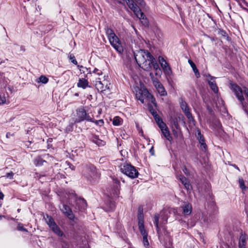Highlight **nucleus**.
Instances as JSON below:
<instances>
[{"label": "nucleus", "instance_id": "obj_17", "mask_svg": "<svg viewBox=\"0 0 248 248\" xmlns=\"http://www.w3.org/2000/svg\"><path fill=\"white\" fill-rule=\"evenodd\" d=\"M52 231L58 236H62L63 232L61 231L59 227L56 224L50 228Z\"/></svg>", "mask_w": 248, "mask_h": 248}, {"label": "nucleus", "instance_id": "obj_46", "mask_svg": "<svg viewBox=\"0 0 248 248\" xmlns=\"http://www.w3.org/2000/svg\"><path fill=\"white\" fill-rule=\"evenodd\" d=\"M149 75H150V77H151V78L152 81H153V82H154V81L158 79L157 78H155L154 77V74H153V73H152V72L150 73Z\"/></svg>", "mask_w": 248, "mask_h": 248}, {"label": "nucleus", "instance_id": "obj_28", "mask_svg": "<svg viewBox=\"0 0 248 248\" xmlns=\"http://www.w3.org/2000/svg\"><path fill=\"white\" fill-rule=\"evenodd\" d=\"M122 120L119 117H115L113 119V124L114 125L118 126L122 124Z\"/></svg>", "mask_w": 248, "mask_h": 248}, {"label": "nucleus", "instance_id": "obj_62", "mask_svg": "<svg viewBox=\"0 0 248 248\" xmlns=\"http://www.w3.org/2000/svg\"><path fill=\"white\" fill-rule=\"evenodd\" d=\"M140 133H141L142 134H143V131L141 130V131H140Z\"/></svg>", "mask_w": 248, "mask_h": 248}, {"label": "nucleus", "instance_id": "obj_9", "mask_svg": "<svg viewBox=\"0 0 248 248\" xmlns=\"http://www.w3.org/2000/svg\"><path fill=\"white\" fill-rule=\"evenodd\" d=\"M126 3L129 8L134 13L137 17H139L140 15V13H143L133 0H127Z\"/></svg>", "mask_w": 248, "mask_h": 248}, {"label": "nucleus", "instance_id": "obj_31", "mask_svg": "<svg viewBox=\"0 0 248 248\" xmlns=\"http://www.w3.org/2000/svg\"><path fill=\"white\" fill-rule=\"evenodd\" d=\"M39 80L37 82H40L44 84H46L48 81V79L44 76H41L39 78Z\"/></svg>", "mask_w": 248, "mask_h": 248}, {"label": "nucleus", "instance_id": "obj_18", "mask_svg": "<svg viewBox=\"0 0 248 248\" xmlns=\"http://www.w3.org/2000/svg\"><path fill=\"white\" fill-rule=\"evenodd\" d=\"M95 87L96 89L101 92L105 91L107 86H104L102 82L100 80V78H98L95 82Z\"/></svg>", "mask_w": 248, "mask_h": 248}, {"label": "nucleus", "instance_id": "obj_44", "mask_svg": "<svg viewBox=\"0 0 248 248\" xmlns=\"http://www.w3.org/2000/svg\"><path fill=\"white\" fill-rule=\"evenodd\" d=\"M183 171L186 176H189L190 175L189 170L185 166L183 168Z\"/></svg>", "mask_w": 248, "mask_h": 248}, {"label": "nucleus", "instance_id": "obj_34", "mask_svg": "<svg viewBox=\"0 0 248 248\" xmlns=\"http://www.w3.org/2000/svg\"><path fill=\"white\" fill-rule=\"evenodd\" d=\"M179 179L184 185L189 181L186 177L181 175L179 176Z\"/></svg>", "mask_w": 248, "mask_h": 248}, {"label": "nucleus", "instance_id": "obj_48", "mask_svg": "<svg viewBox=\"0 0 248 248\" xmlns=\"http://www.w3.org/2000/svg\"><path fill=\"white\" fill-rule=\"evenodd\" d=\"M73 129V124H70L66 128L67 131H71Z\"/></svg>", "mask_w": 248, "mask_h": 248}, {"label": "nucleus", "instance_id": "obj_51", "mask_svg": "<svg viewBox=\"0 0 248 248\" xmlns=\"http://www.w3.org/2000/svg\"><path fill=\"white\" fill-rule=\"evenodd\" d=\"M13 135V134H11L10 132H8V133H7V134L6 135V137L7 138H9L11 136H12Z\"/></svg>", "mask_w": 248, "mask_h": 248}, {"label": "nucleus", "instance_id": "obj_24", "mask_svg": "<svg viewBox=\"0 0 248 248\" xmlns=\"http://www.w3.org/2000/svg\"><path fill=\"white\" fill-rule=\"evenodd\" d=\"M46 162L43 160L41 157L37 156L34 160V164L36 166H41L43 165L44 163H46Z\"/></svg>", "mask_w": 248, "mask_h": 248}, {"label": "nucleus", "instance_id": "obj_12", "mask_svg": "<svg viewBox=\"0 0 248 248\" xmlns=\"http://www.w3.org/2000/svg\"><path fill=\"white\" fill-rule=\"evenodd\" d=\"M208 76L210 78V79L208 80V84L211 89L215 93H217L218 92V88L215 81L214 80L215 78L211 76L210 75H208Z\"/></svg>", "mask_w": 248, "mask_h": 248}, {"label": "nucleus", "instance_id": "obj_25", "mask_svg": "<svg viewBox=\"0 0 248 248\" xmlns=\"http://www.w3.org/2000/svg\"><path fill=\"white\" fill-rule=\"evenodd\" d=\"M159 61L162 68L163 69H166L168 66V64L165 60L163 58L159 57Z\"/></svg>", "mask_w": 248, "mask_h": 248}, {"label": "nucleus", "instance_id": "obj_50", "mask_svg": "<svg viewBox=\"0 0 248 248\" xmlns=\"http://www.w3.org/2000/svg\"><path fill=\"white\" fill-rule=\"evenodd\" d=\"M6 102L5 97L0 98V104H4Z\"/></svg>", "mask_w": 248, "mask_h": 248}, {"label": "nucleus", "instance_id": "obj_57", "mask_svg": "<svg viewBox=\"0 0 248 248\" xmlns=\"http://www.w3.org/2000/svg\"><path fill=\"white\" fill-rule=\"evenodd\" d=\"M78 67H79V70H81V68H83V66L81 65H78Z\"/></svg>", "mask_w": 248, "mask_h": 248}, {"label": "nucleus", "instance_id": "obj_38", "mask_svg": "<svg viewBox=\"0 0 248 248\" xmlns=\"http://www.w3.org/2000/svg\"><path fill=\"white\" fill-rule=\"evenodd\" d=\"M17 229H18V230L21 231H23V232H28V230L26 228H25L23 227V225L21 223H19L18 224Z\"/></svg>", "mask_w": 248, "mask_h": 248}, {"label": "nucleus", "instance_id": "obj_55", "mask_svg": "<svg viewBox=\"0 0 248 248\" xmlns=\"http://www.w3.org/2000/svg\"><path fill=\"white\" fill-rule=\"evenodd\" d=\"M172 245V242H171V240H169V247L170 246H171Z\"/></svg>", "mask_w": 248, "mask_h": 248}, {"label": "nucleus", "instance_id": "obj_56", "mask_svg": "<svg viewBox=\"0 0 248 248\" xmlns=\"http://www.w3.org/2000/svg\"><path fill=\"white\" fill-rule=\"evenodd\" d=\"M233 166L236 169L239 170L238 167L236 165H233Z\"/></svg>", "mask_w": 248, "mask_h": 248}, {"label": "nucleus", "instance_id": "obj_35", "mask_svg": "<svg viewBox=\"0 0 248 248\" xmlns=\"http://www.w3.org/2000/svg\"><path fill=\"white\" fill-rule=\"evenodd\" d=\"M239 186H240V188L242 190L245 189L246 188V186L245 185L244 181L242 178H239Z\"/></svg>", "mask_w": 248, "mask_h": 248}, {"label": "nucleus", "instance_id": "obj_22", "mask_svg": "<svg viewBox=\"0 0 248 248\" xmlns=\"http://www.w3.org/2000/svg\"><path fill=\"white\" fill-rule=\"evenodd\" d=\"M247 236L245 234L242 233L239 238V247L241 248V247H245L246 241L247 240Z\"/></svg>", "mask_w": 248, "mask_h": 248}, {"label": "nucleus", "instance_id": "obj_8", "mask_svg": "<svg viewBox=\"0 0 248 248\" xmlns=\"http://www.w3.org/2000/svg\"><path fill=\"white\" fill-rule=\"evenodd\" d=\"M180 107L186 116L190 123L195 124L196 122L190 112V109L187 104L185 101H182L180 103Z\"/></svg>", "mask_w": 248, "mask_h": 248}, {"label": "nucleus", "instance_id": "obj_5", "mask_svg": "<svg viewBox=\"0 0 248 248\" xmlns=\"http://www.w3.org/2000/svg\"><path fill=\"white\" fill-rule=\"evenodd\" d=\"M121 170L122 173L129 177L134 179L138 177V171L135 167L128 163H124L121 166Z\"/></svg>", "mask_w": 248, "mask_h": 248}, {"label": "nucleus", "instance_id": "obj_6", "mask_svg": "<svg viewBox=\"0 0 248 248\" xmlns=\"http://www.w3.org/2000/svg\"><path fill=\"white\" fill-rule=\"evenodd\" d=\"M83 174L91 182L99 177L96 168L91 164L86 166Z\"/></svg>", "mask_w": 248, "mask_h": 248}, {"label": "nucleus", "instance_id": "obj_3", "mask_svg": "<svg viewBox=\"0 0 248 248\" xmlns=\"http://www.w3.org/2000/svg\"><path fill=\"white\" fill-rule=\"evenodd\" d=\"M106 34L109 41L113 48L119 53L123 52V47L118 37L113 31L109 28L106 29Z\"/></svg>", "mask_w": 248, "mask_h": 248}, {"label": "nucleus", "instance_id": "obj_1", "mask_svg": "<svg viewBox=\"0 0 248 248\" xmlns=\"http://www.w3.org/2000/svg\"><path fill=\"white\" fill-rule=\"evenodd\" d=\"M135 59L137 64L145 71H150L152 67L155 70V75H160L161 73L158 63L154 57L147 50L140 49L134 53Z\"/></svg>", "mask_w": 248, "mask_h": 248}, {"label": "nucleus", "instance_id": "obj_63", "mask_svg": "<svg viewBox=\"0 0 248 248\" xmlns=\"http://www.w3.org/2000/svg\"><path fill=\"white\" fill-rule=\"evenodd\" d=\"M76 95H78V93H76L75 94Z\"/></svg>", "mask_w": 248, "mask_h": 248}, {"label": "nucleus", "instance_id": "obj_30", "mask_svg": "<svg viewBox=\"0 0 248 248\" xmlns=\"http://www.w3.org/2000/svg\"><path fill=\"white\" fill-rule=\"evenodd\" d=\"M148 109L149 112L152 114L153 116L157 115L155 109L150 104L148 105Z\"/></svg>", "mask_w": 248, "mask_h": 248}, {"label": "nucleus", "instance_id": "obj_53", "mask_svg": "<svg viewBox=\"0 0 248 248\" xmlns=\"http://www.w3.org/2000/svg\"><path fill=\"white\" fill-rule=\"evenodd\" d=\"M180 223H181V224H182V226H185L186 225L188 226V225L186 223V222H185V221H182L180 222Z\"/></svg>", "mask_w": 248, "mask_h": 248}, {"label": "nucleus", "instance_id": "obj_45", "mask_svg": "<svg viewBox=\"0 0 248 248\" xmlns=\"http://www.w3.org/2000/svg\"><path fill=\"white\" fill-rule=\"evenodd\" d=\"M136 2L141 7H144L145 5V3L143 0H136Z\"/></svg>", "mask_w": 248, "mask_h": 248}, {"label": "nucleus", "instance_id": "obj_52", "mask_svg": "<svg viewBox=\"0 0 248 248\" xmlns=\"http://www.w3.org/2000/svg\"><path fill=\"white\" fill-rule=\"evenodd\" d=\"M150 153L152 155H154V150L153 147H152L150 149Z\"/></svg>", "mask_w": 248, "mask_h": 248}, {"label": "nucleus", "instance_id": "obj_59", "mask_svg": "<svg viewBox=\"0 0 248 248\" xmlns=\"http://www.w3.org/2000/svg\"><path fill=\"white\" fill-rule=\"evenodd\" d=\"M175 126L176 127V128H177L178 124L177 122H176V124H175Z\"/></svg>", "mask_w": 248, "mask_h": 248}, {"label": "nucleus", "instance_id": "obj_33", "mask_svg": "<svg viewBox=\"0 0 248 248\" xmlns=\"http://www.w3.org/2000/svg\"><path fill=\"white\" fill-rule=\"evenodd\" d=\"M157 91L161 96H166L167 94V93L164 87L158 89Z\"/></svg>", "mask_w": 248, "mask_h": 248}, {"label": "nucleus", "instance_id": "obj_10", "mask_svg": "<svg viewBox=\"0 0 248 248\" xmlns=\"http://www.w3.org/2000/svg\"><path fill=\"white\" fill-rule=\"evenodd\" d=\"M180 208L182 209V214L185 216L189 215L192 210V205L187 202H185Z\"/></svg>", "mask_w": 248, "mask_h": 248}, {"label": "nucleus", "instance_id": "obj_47", "mask_svg": "<svg viewBox=\"0 0 248 248\" xmlns=\"http://www.w3.org/2000/svg\"><path fill=\"white\" fill-rule=\"evenodd\" d=\"M14 173L12 172L7 173L6 176L9 179H13Z\"/></svg>", "mask_w": 248, "mask_h": 248}, {"label": "nucleus", "instance_id": "obj_2", "mask_svg": "<svg viewBox=\"0 0 248 248\" xmlns=\"http://www.w3.org/2000/svg\"><path fill=\"white\" fill-rule=\"evenodd\" d=\"M168 218V212L166 210L161 211L159 214H156L154 217V224L161 242L162 240L161 228H162L163 226L167 223Z\"/></svg>", "mask_w": 248, "mask_h": 248}, {"label": "nucleus", "instance_id": "obj_41", "mask_svg": "<svg viewBox=\"0 0 248 248\" xmlns=\"http://www.w3.org/2000/svg\"><path fill=\"white\" fill-rule=\"evenodd\" d=\"M46 175V174H40L39 173L35 172L34 174V177L36 179H39L41 178L42 176H45Z\"/></svg>", "mask_w": 248, "mask_h": 248}, {"label": "nucleus", "instance_id": "obj_43", "mask_svg": "<svg viewBox=\"0 0 248 248\" xmlns=\"http://www.w3.org/2000/svg\"><path fill=\"white\" fill-rule=\"evenodd\" d=\"M78 202L82 204V208L84 209L86 207V202L83 199L78 200Z\"/></svg>", "mask_w": 248, "mask_h": 248}, {"label": "nucleus", "instance_id": "obj_13", "mask_svg": "<svg viewBox=\"0 0 248 248\" xmlns=\"http://www.w3.org/2000/svg\"><path fill=\"white\" fill-rule=\"evenodd\" d=\"M113 182L114 184V189L112 190V194L114 195L118 196L119 194L120 182L117 179H113Z\"/></svg>", "mask_w": 248, "mask_h": 248}, {"label": "nucleus", "instance_id": "obj_29", "mask_svg": "<svg viewBox=\"0 0 248 248\" xmlns=\"http://www.w3.org/2000/svg\"><path fill=\"white\" fill-rule=\"evenodd\" d=\"M138 225L140 224L141 225L142 224H144V217L143 213H139L138 215Z\"/></svg>", "mask_w": 248, "mask_h": 248}, {"label": "nucleus", "instance_id": "obj_19", "mask_svg": "<svg viewBox=\"0 0 248 248\" xmlns=\"http://www.w3.org/2000/svg\"><path fill=\"white\" fill-rule=\"evenodd\" d=\"M160 128L162 131V134L163 135V136L168 140H170V141L171 140L172 138L170 135V131H169L168 127H167V126L166 125V127H165L164 128Z\"/></svg>", "mask_w": 248, "mask_h": 248}, {"label": "nucleus", "instance_id": "obj_60", "mask_svg": "<svg viewBox=\"0 0 248 248\" xmlns=\"http://www.w3.org/2000/svg\"><path fill=\"white\" fill-rule=\"evenodd\" d=\"M2 217H3V216H0V220H1V218H2Z\"/></svg>", "mask_w": 248, "mask_h": 248}, {"label": "nucleus", "instance_id": "obj_61", "mask_svg": "<svg viewBox=\"0 0 248 248\" xmlns=\"http://www.w3.org/2000/svg\"><path fill=\"white\" fill-rule=\"evenodd\" d=\"M20 210L18 209L17 210V211H18V212H20Z\"/></svg>", "mask_w": 248, "mask_h": 248}, {"label": "nucleus", "instance_id": "obj_37", "mask_svg": "<svg viewBox=\"0 0 248 248\" xmlns=\"http://www.w3.org/2000/svg\"><path fill=\"white\" fill-rule=\"evenodd\" d=\"M69 57L70 60H71V62L73 63H74L75 65H77V64H78L77 61L76 60V58H75V56L73 55L70 54L69 55Z\"/></svg>", "mask_w": 248, "mask_h": 248}, {"label": "nucleus", "instance_id": "obj_21", "mask_svg": "<svg viewBox=\"0 0 248 248\" xmlns=\"http://www.w3.org/2000/svg\"><path fill=\"white\" fill-rule=\"evenodd\" d=\"M154 117L159 128H164L166 127V124L163 122L158 114L154 116Z\"/></svg>", "mask_w": 248, "mask_h": 248}, {"label": "nucleus", "instance_id": "obj_58", "mask_svg": "<svg viewBox=\"0 0 248 248\" xmlns=\"http://www.w3.org/2000/svg\"><path fill=\"white\" fill-rule=\"evenodd\" d=\"M97 74L98 75H100L102 74V72H100V73H97Z\"/></svg>", "mask_w": 248, "mask_h": 248}, {"label": "nucleus", "instance_id": "obj_4", "mask_svg": "<svg viewBox=\"0 0 248 248\" xmlns=\"http://www.w3.org/2000/svg\"><path fill=\"white\" fill-rule=\"evenodd\" d=\"M84 121L93 122V120L89 113L86 111L84 107H81L76 109V115L74 123H79Z\"/></svg>", "mask_w": 248, "mask_h": 248}, {"label": "nucleus", "instance_id": "obj_7", "mask_svg": "<svg viewBox=\"0 0 248 248\" xmlns=\"http://www.w3.org/2000/svg\"><path fill=\"white\" fill-rule=\"evenodd\" d=\"M144 96H146V97L149 99L150 101H151L155 107H156L157 104L155 102V99L148 91H144V94L141 93V92H139L136 94V98L140 100L142 104L144 103Z\"/></svg>", "mask_w": 248, "mask_h": 248}, {"label": "nucleus", "instance_id": "obj_26", "mask_svg": "<svg viewBox=\"0 0 248 248\" xmlns=\"http://www.w3.org/2000/svg\"><path fill=\"white\" fill-rule=\"evenodd\" d=\"M138 225L139 230L142 236H148V233L144 228V224H142L141 225L140 224H139Z\"/></svg>", "mask_w": 248, "mask_h": 248}, {"label": "nucleus", "instance_id": "obj_39", "mask_svg": "<svg viewBox=\"0 0 248 248\" xmlns=\"http://www.w3.org/2000/svg\"><path fill=\"white\" fill-rule=\"evenodd\" d=\"M188 62L189 64L190 65L191 67H192L193 72L194 71H195L196 70L198 69L196 67L195 64L191 60H189Z\"/></svg>", "mask_w": 248, "mask_h": 248}, {"label": "nucleus", "instance_id": "obj_42", "mask_svg": "<svg viewBox=\"0 0 248 248\" xmlns=\"http://www.w3.org/2000/svg\"><path fill=\"white\" fill-rule=\"evenodd\" d=\"M93 123H94L98 125L99 126H102L104 124V121L102 119L93 121Z\"/></svg>", "mask_w": 248, "mask_h": 248}, {"label": "nucleus", "instance_id": "obj_14", "mask_svg": "<svg viewBox=\"0 0 248 248\" xmlns=\"http://www.w3.org/2000/svg\"><path fill=\"white\" fill-rule=\"evenodd\" d=\"M62 211L70 219H72L73 217L72 211L70 208L66 204H63L62 208L61 209Z\"/></svg>", "mask_w": 248, "mask_h": 248}, {"label": "nucleus", "instance_id": "obj_11", "mask_svg": "<svg viewBox=\"0 0 248 248\" xmlns=\"http://www.w3.org/2000/svg\"><path fill=\"white\" fill-rule=\"evenodd\" d=\"M197 139L198 140L200 144V147L202 149H206L207 145L205 143V141L203 136L201 134V130L199 129L197 130V134L196 135Z\"/></svg>", "mask_w": 248, "mask_h": 248}, {"label": "nucleus", "instance_id": "obj_49", "mask_svg": "<svg viewBox=\"0 0 248 248\" xmlns=\"http://www.w3.org/2000/svg\"><path fill=\"white\" fill-rule=\"evenodd\" d=\"M194 73H195V76L197 78H199L200 76V73L198 71V70L197 69L195 71H194Z\"/></svg>", "mask_w": 248, "mask_h": 248}, {"label": "nucleus", "instance_id": "obj_15", "mask_svg": "<svg viewBox=\"0 0 248 248\" xmlns=\"http://www.w3.org/2000/svg\"><path fill=\"white\" fill-rule=\"evenodd\" d=\"M77 86L79 88H81L83 89H86L87 87H89V82L85 78H79L78 81L77 83Z\"/></svg>", "mask_w": 248, "mask_h": 248}, {"label": "nucleus", "instance_id": "obj_36", "mask_svg": "<svg viewBox=\"0 0 248 248\" xmlns=\"http://www.w3.org/2000/svg\"><path fill=\"white\" fill-rule=\"evenodd\" d=\"M143 243L145 247L148 248L149 243L147 239V236H143Z\"/></svg>", "mask_w": 248, "mask_h": 248}, {"label": "nucleus", "instance_id": "obj_40", "mask_svg": "<svg viewBox=\"0 0 248 248\" xmlns=\"http://www.w3.org/2000/svg\"><path fill=\"white\" fill-rule=\"evenodd\" d=\"M184 186H185V188L187 190H190L192 189V186L190 184L189 181H188L187 183L185 184Z\"/></svg>", "mask_w": 248, "mask_h": 248}, {"label": "nucleus", "instance_id": "obj_32", "mask_svg": "<svg viewBox=\"0 0 248 248\" xmlns=\"http://www.w3.org/2000/svg\"><path fill=\"white\" fill-rule=\"evenodd\" d=\"M153 83L155 87L156 90L163 87V85L159 82V81L158 79L154 81Z\"/></svg>", "mask_w": 248, "mask_h": 248}, {"label": "nucleus", "instance_id": "obj_27", "mask_svg": "<svg viewBox=\"0 0 248 248\" xmlns=\"http://www.w3.org/2000/svg\"><path fill=\"white\" fill-rule=\"evenodd\" d=\"M138 225L139 230L142 236H148V233L144 228V224H142L141 225L140 224H139Z\"/></svg>", "mask_w": 248, "mask_h": 248}, {"label": "nucleus", "instance_id": "obj_20", "mask_svg": "<svg viewBox=\"0 0 248 248\" xmlns=\"http://www.w3.org/2000/svg\"><path fill=\"white\" fill-rule=\"evenodd\" d=\"M137 17L140 20L143 26H144L145 27L148 26V20L147 19V17H146L145 15L143 13H141L139 17Z\"/></svg>", "mask_w": 248, "mask_h": 248}, {"label": "nucleus", "instance_id": "obj_16", "mask_svg": "<svg viewBox=\"0 0 248 248\" xmlns=\"http://www.w3.org/2000/svg\"><path fill=\"white\" fill-rule=\"evenodd\" d=\"M44 218L45 219L46 222L50 228L56 224L54 221V219L48 215H46V216H44Z\"/></svg>", "mask_w": 248, "mask_h": 248}, {"label": "nucleus", "instance_id": "obj_54", "mask_svg": "<svg viewBox=\"0 0 248 248\" xmlns=\"http://www.w3.org/2000/svg\"><path fill=\"white\" fill-rule=\"evenodd\" d=\"M98 71V69H97V68H95L93 71V73H97V72Z\"/></svg>", "mask_w": 248, "mask_h": 248}, {"label": "nucleus", "instance_id": "obj_23", "mask_svg": "<svg viewBox=\"0 0 248 248\" xmlns=\"http://www.w3.org/2000/svg\"><path fill=\"white\" fill-rule=\"evenodd\" d=\"M92 141L98 146H103L105 145V142L99 139L98 136H94L92 140Z\"/></svg>", "mask_w": 248, "mask_h": 248}]
</instances>
